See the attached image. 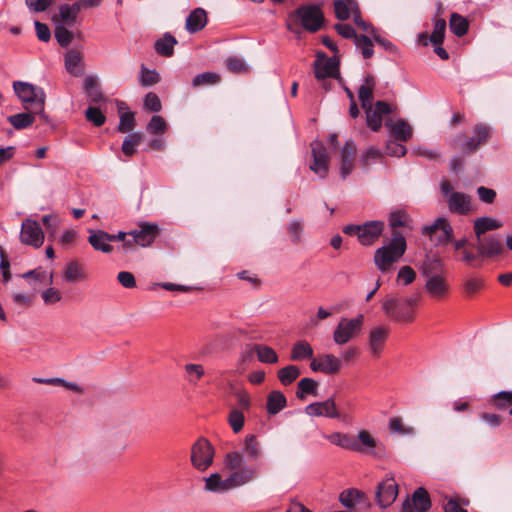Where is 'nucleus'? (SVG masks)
<instances>
[{"label":"nucleus","mask_w":512,"mask_h":512,"mask_svg":"<svg viewBox=\"0 0 512 512\" xmlns=\"http://www.w3.org/2000/svg\"><path fill=\"white\" fill-rule=\"evenodd\" d=\"M142 140L140 133H130L127 135L122 144V152L125 156L131 157L136 153V148Z\"/></svg>","instance_id":"45"},{"label":"nucleus","mask_w":512,"mask_h":512,"mask_svg":"<svg viewBox=\"0 0 512 512\" xmlns=\"http://www.w3.org/2000/svg\"><path fill=\"white\" fill-rule=\"evenodd\" d=\"M339 61L336 57H323L315 61V76L317 79H326L337 76Z\"/></svg>","instance_id":"19"},{"label":"nucleus","mask_w":512,"mask_h":512,"mask_svg":"<svg viewBox=\"0 0 512 512\" xmlns=\"http://www.w3.org/2000/svg\"><path fill=\"white\" fill-rule=\"evenodd\" d=\"M8 122L17 130L25 129L34 122V112L18 113L8 117Z\"/></svg>","instance_id":"43"},{"label":"nucleus","mask_w":512,"mask_h":512,"mask_svg":"<svg viewBox=\"0 0 512 512\" xmlns=\"http://www.w3.org/2000/svg\"><path fill=\"white\" fill-rule=\"evenodd\" d=\"M287 405L285 395L278 390L271 391L267 396L266 409L270 415H276Z\"/></svg>","instance_id":"32"},{"label":"nucleus","mask_w":512,"mask_h":512,"mask_svg":"<svg viewBox=\"0 0 512 512\" xmlns=\"http://www.w3.org/2000/svg\"><path fill=\"white\" fill-rule=\"evenodd\" d=\"M305 412L312 417H328V418H339L340 413L336 408V404L333 398H329L323 402H315L306 406Z\"/></svg>","instance_id":"16"},{"label":"nucleus","mask_w":512,"mask_h":512,"mask_svg":"<svg viewBox=\"0 0 512 512\" xmlns=\"http://www.w3.org/2000/svg\"><path fill=\"white\" fill-rule=\"evenodd\" d=\"M224 468L230 472L224 477L219 472L204 477V491L214 494H225L236 488L245 486L258 476V469L251 464H245L241 455L226 453L223 459Z\"/></svg>","instance_id":"1"},{"label":"nucleus","mask_w":512,"mask_h":512,"mask_svg":"<svg viewBox=\"0 0 512 512\" xmlns=\"http://www.w3.org/2000/svg\"><path fill=\"white\" fill-rule=\"evenodd\" d=\"M313 162L310 164V169L317 174L320 178H325L329 169V155L326 147L319 141L311 143Z\"/></svg>","instance_id":"14"},{"label":"nucleus","mask_w":512,"mask_h":512,"mask_svg":"<svg viewBox=\"0 0 512 512\" xmlns=\"http://www.w3.org/2000/svg\"><path fill=\"white\" fill-rule=\"evenodd\" d=\"M56 0H25V4L30 12H45Z\"/></svg>","instance_id":"59"},{"label":"nucleus","mask_w":512,"mask_h":512,"mask_svg":"<svg viewBox=\"0 0 512 512\" xmlns=\"http://www.w3.org/2000/svg\"><path fill=\"white\" fill-rule=\"evenodd\" d=\"M416 278V272L410 266H403L400 268L397 274V281L402 285H409L414 282Z\"/></svg>","instance_id":"60"},{"label":"nucleus","mask_w":512,"mask_h":512,"mask_svg":"<svg viewBox=\"0 0 512 512\" xmlns=\"http://www.w3.org/2000/svg\"><path fill=\"white\" fill-rule=\"evenodd\" d=\"M19 238L23 245L40 248L44 243L45 235L37 221L26 218L21 224Z\"/></svg>","instance_id":"11"},{"label":"nucleus","mask_w":512,"mask_h":512,"mask_svg":"<svg viewBox=\"0 0 512 512\" xmlns=\"http://www.w3.org/2000/svg\"><path fill=\"white\" fill-rule=\"evenodd\" d=\"M339 501L344 507L351 509L355 507L356 504L362 502L367 503V497L365 493H363L362 491L355 488H351L346 489L340 493Z\"/></svg>","instance_id":"31"},{"label":"nucleus","mask_w":512,"mask_h":512,"mask_svg":"<svg viewBox=\"0 0 512 512\" xmlns=\"http://www.w3.org/2000/svg\"><path fill=\"white\" fill-rule=\"evenodd\" d=\"M227 69L234 74H244L249 71L245 61L237 56H231L225 61Z\"/></svg>","instance_id":"49"},{"label":"nucleus","mask_w":512,"mask_h":512,"mask_svg":"<svg viewBox=\"0 0 512 512\" xmlns=\"http://www.w3.org/2000/svg\"><path fill=\"white\" fill-rule=\"evenodd\" d=\"M491 402L497 409L504 410L512 405V391H501L495 394Z\"/></svg>","instance_id":"50"},{"label":"nucleus","mask_w":512,"mask_h":512,"mask_svg":"<svg viewBox=\"0 0 512 512\" xmlns=\"http://www.w3.org/2000/svg\"><path fill=\"white\" fill-rule=\"evenodd\" d=\"M342 366L341 359L337 358L333 354H325L316 359H313L310 363V368L314 372H323L325 374H335Z\"/></svg>","instance_id":"17"},{"label":"nucleus","mask_w":512,"mask_h":512,"mask_svg":"<svg viewBox=\"0 0 512 512\" xmlns=\"http://www.w3.org/2000/svg\"><path fill=\"white\" fill-rule=\"evenodd\" d=\"M366 114V121L367 125L370 129L373 131H378L382 126V115L377 113V111L374 109V107L371 105L366 106V108H363Z\"/></svg>","instance_id":"48"},{"label":"nucleus","mask_w":512,"mask_h":512,"mask_svg":"<svg viewBox=\"0 0 512 512\" xmlns=\"http://www.w3.org/2000/svg\"><path fill=\"white\" fill-rule=\"evenodd\" d=\"M433 22L434 29L429 37V41L434 45H442L445 37L446 21L443 18H434ZM419 38L423 41L424 45H427L428 36L426 33L420 34Z\"/></svg>","instance_id":"30"},{"label":"nucleus","mask_w":512,"mask_h":512,"mask_svg":"<svg viewBox=\"0 0 512 512\" xmlns=\"http://www.w3.org/2000/svg\"><path fill=\"white\" fill-rule=\"evenodd\" d=\"M449 26L451 32L458 36L462 37L464 36L469 28V23L467 19L463 16H461L458 13H452L450 16Z\"/></svg>","instance_id":"39"},{"label":"nucleus","mask_w":512,"mask_h":512,"mask_svg":"<svg viewBox=\"0 0 512 512\" xmlns=\"http://www.w3.org/2000/svg\"><path fill=\"white\" fill-rule=\"evenodd\" d=\"M287 231L291 236L294 243H299L301 240V233L303 232V224L300 220L294 219L287 225Z\"/></svg>","instance_id":"64"},{"label":"nucleus","mask_w":512,"mask_h":512,"mask_svg":"<svg viewBox=\"0 0 512 512\" xmlns=\"http://www.w3.org/2000/svg\"><path fill=\"white\" fill-rule=\"evenodd\" d=\"M84 89L93 102L102 100V94L97 88L96 80L94 77L87 76L84 79Z\"/></svg>","instance_id":"53"},{"label":"nucleus","mask_w":512,"mask_h":512,"mask_svg":"<svg viewBox=\"0 0 512 512\" xmlns=\"http://www.w3.org/2000/svg\"><path fill=\"white\" fill-rule=\"evenodd\" d=\"M357 2L355 0H335V15L339 20H346L352 13L357 11Z\"/></svg>","instance_id":"33"},{"label":"nucleus","mask_w":512,"mask_h":512,"mask_svg":"<svg viewBox=\"0 0 512 512\" xmlns=\"http://www.w3.org/2000/svg\"><path fill=\"white\" fill-rule=\"evenodd\" d=\"M84 54L81 50L70 49L64 54V64L68 73L81 76L83 72L82 61Z\"/></svg>","instance_id":"23"},{"label":"nucleus","mask_w":512,"mask_h":512,"mask_svg":"<svg viewBox=\"0 0 512 512\" xmlns=\"http://www.w3.org/2000/svg\"><path fill=\"white\" fill-rule=\"evenodd\" d=\"M89 244L96 250L102 253H111L113 247L110 245L109 233L103 230L89 229Z\"/></svg>","instance_id":"25"},{"label":"nucleus","mask_w":512,"mask_h":512,"mask_svg":"<svg viewBox=\"0 0 512 512\" xmlns=\"http://www.w3.org/2000/svg\"><path fill=\"white\" fill-rule=\"evenodd\" d=\"M244 421L245 418L242 411L238 409H233L230 411L228 416V422L234 433H238L243 429Z\"/></svg>","instance_id":"56"},{"label":"nucleus","mask_w":512,"mask_h":512,"mask_svg":"<svg viewBox=\"0 0 512 512\" xmlns=\"http://www.w3.org/2000/svg\"><path fill=\"white\" fill-rule=\"evenodd\" d=\"M207 24V14L202 8L194 9L186 18L185 27L189 33L201 31Z\"/></svg>","instance_id":"26"},{"label":"nucleus","mask_w":512,"mask_h":512,"mask_svg":"<svg viewBox=\"0 0 512 512\" xmlns=\"http://www.w3.org/2000/svg\"><path fill=\"white\" fill-rule=\"evenodd\" d=\"M229 453L241 455L244 463L248 464V461L257 462L263 457V448L256 435L248 434L243 439L241 450H233Z\"/></svg>","instance_id":"13"},{"label":"nucleus","mask_w":512,"mask_h":512,"mask_svg":"<svg viewBox=\"0 0 512 512\" xmlns=\"http://www.w3.org/2000/svg\"><path fill=\"white\" fill-rule=\"evenodd\" d=\"M355 153V143L352 140L346 141L340 152V174L343 179H346L354 168Z\"/></svg>","instance_id":"21"},{"label":"nucleus","mask_w":512,"mask_h":512,"mask_svg":"<svg viewBox=\"0 0 512 512\" xmlns=\"http://www.w3.org/2000/svg\"><path fill=\"white\" fill-rule=\"evenodd\" d=\"M158 233L159 227L157 224L142 222L139 225V229L128 233L133 237V239L127 240L123 246L131 248L134 244H137L142 247H147L156 239Z\"/></svg>","instance_id":"12"},{"label":"nucleus","mask_w":512,"mask_h":512,"mask_svg":"<svg viewBox=\"0 0 512 512\" xmlns=\"http://www.w3.org/2000/svg\"><path fill=\"white\" fill-rule=\"evenodd\" d=\"M258 360L264 364H276L279 360L277 353L271 347L264 344H256L253 346Z\"/></svg>","instance_id":"35"},{"label":"nucleus","mask_w":512,"mask_h":512,"mask_svg":"<svg viewBox=\"0 0 512 512\" xmlns=\"http://www.w3.org/2000/svg\"><path fill=\"white\" fill-rule=\"evenodd\" d=\"M391 131L394 137L398 141L402 142L409 140L412 136L411 126L402 119L397 120L394 124L391 125Z\"/></svg>","instance_id":"42"},{"label":"nucleus","mask_w":512,"mask_h":512,"mask_svg":"<svg viewBox=\"0 0 512 512\" xmlns=\"http://www.w3.org/2000/svg\"><path fill=\"white\" fill-rule=\"evenodd\" d=\"M418 303V297L397 298L387 296L382 302L384 313L392 320L397 322H412L414 312Z\"/></svg>","instance_id":"4"},{"label":"nucleus","mask_w":512,"mask_h":512,"mask_svg":"<svg viewBox=\"0 0 512 512\" xmlns=\"http://www.w3.org/2000/svg\"><path fill=\"white\" fill-rule=\"evenodd\" d=\"M389 337V328L383 325L373 327L368 335V350L370 354L379 358L385 348L386 341Z\"/></svg>","instance_id":"15"},{"label":"nucleus","mask_w":512,"mask_h":512,"mask_svg":"<svg viewBox=\"0 0 512 512\" xmlns=\"http://www.w3.org/2000/svg\"><path fill=\"white\" fill-rule=\"evenodd\" d=\"M398 484L392 474H387L377 485L375 501L380 508L385 509L392 505L398 496Z\"/></svg>","instance_id":"9"},{"label":"nucleus","mask_w":512,"mask_h":512,"mask_svg":"<svg viewBox=\"0 0 512 512\" xmlns=\"http://www.w3.org/2000/svg\"><path fill=\"white\" fill-rule=\"evenodd\" d=\"M409 220V215L403 210L393 211L389 216V224L392 228L408 226Z\"/></svg>","instance_id":"54"},{"label":"nucleus","mask_w":512,"mask_h":512,"mask_svg":"<svg viewBox=\"0 0 512 512\" xmlns=\"http://www.w3.org/2000/svg\"><path fill=\"white\" fill-rule=\"evenodd\" d=\"M215 450L205 438H199L191 447V463L198 471H206L214 460Z\"/></svg>","instance_id":"6"},{"label":"nucleus","mask_w":512,"mask_h":512,"mask_svg":"<svg viewBox=\"0 0 512 512\" xmlns=\"http://www.w3.org/2000/svg\"><path fill=\"white\" fill-rule=\"evenodd\" d=\"M425 277L427 278L425 288L430 296L435 298H441L447 294L448 285L442 274H434Z\"/></svg>","instance_id":"24"},{"label":"nucleus","mask_w":512,"mask_h":512,"mask_svg":"<svg viewBox=\"0 0 512 512\" xmlns=\"http://www.w3.org/2000/svg\"><path fill=\"white\" fill-rule=\"evenodd\" d=\"M388 427L392 433H398L400 435H411L414 433L413 427L404 426L401 418L393 417L389 420Z\"/></svg>","instance_id":"57"},{"label":"nucleus","mask_w":512,"mask_h":512,"mask_svg":"<svg viewBox=\"0 0 512 512\" xmlns=\"http://www.w3.org/2000/svg\"><path fill=\"white\" fill-rule=\"evenodd\" d=\"M476 249L481 256L493 257L501 254L504 247L499 236L490 235L477 240Z\"/></svg>","instance_id":"18"},{"label":"nucleus","mask_w":512,"mask_h":512,"mask_svg":"<svg viewBox=\"0 0 512 512\" xmlns=\"http://www.w3.org/2000/svg\"><path fill=\"white\" fill-rule=\"evenodd\" d=\"M323 23L324 15L319 6L301 5L289 15L287 28L297 32L295 26L299 24L306 31L315 33L321 29Z\"/></svg>","instance_id":"3"},{"label":"nucleus","mask_w":512,"mask_h":512,"mask_svg":"<svg viewBox=\"0 0 512 512\" xmlns=\"http://www.w3.org/2000/svg\"><path fill=\"white\" fill-rule=\"evenodd\" d=\"M502 227V222L492 217H479L474 220L473 229L476 235V240L488 231L497 230Z\"/></svg>","instance_id":"27"},{"label":"nucleus","mask_w":512,"mask_h":512,"mask_svg":"<svg viewBox=\"0 0 512 512\" xmlns=\"http://www.w3.org/2000/svg\"><path fill=\"white\" fill-rule=\"evenodd\" d=\"M444 499V512H468L465 509V507L470 504V501L467 498H462L459 495H454L451 497L446 496Z\"/></svg>","instance_id":"37"},{"label":"nucleus","mask_w":512,"mask_h":512,"mask_svg":"<svg viewBox=\"0 0 512 512\" xmlns=\"http://www.w3.org/2000/svg\"><path fill=\"white\" fill-rule=\"evenodd\" d=\"M80 11V4L76 2L73 4H62L59 6V13L55 14L52 20L55 24L74 25Z\"/></svg>","instance_id":"22"},{"label":"nucleus","mask_w":512,"mask_h":512,"mask_svg":"<svg viewBox=\"0 0 512 512\" xmlns=\"http://www.w3.org/2000/svg\"><path fill=\"white\" fill-rule=\"evenodd\" d=\"M422 234L429 236L436 245H445L452 239L453 228L446 218H437L432 225L424 226Z\"/></svg>","instance_id":"10"},{"label":"nucleus","mask_w":512,"mask_h":512,"mask_svg":"<svg viewBox=\"0 0 512 512\" xmlns=\"http://www.w3.org/2000/svg\"><path fill=\"white\" fill-rule=\"evenodd\" d=\"M13 89L26 110L33 112L34 109L41 110L42 106H45L46 95L41 87L28 82L15 81Z\"/></svg>","instance_id":"5"},{"label":"nucleus","mask_w":512,"mask_h":512,"mask_svg":"<svg viewBox=\"0 0 512 512\" xmlns=\"http://www.w3.org/2000/svg\"><path fill=\"white\" fill-rule=\"evenodd\" d=\"M185 371L189 376L190 383H196L205 373L202 365L192 363L185 365Z\"/></svg>","instance_id":"63"},{"label":"nucleus","mask_w":512,"mask_h":512,"mask_svg":"<svg viewBox=\"0 0 512 512\" xmlns=\"http://www.w3.org/2000/svg\"><path fill=\"white\" fill-rule=\"evenodd\" d=\"M440 188L442 194L447 198L448 208L452 213L466 215L471 211L469 195L453 191L452 184L447 180H442Z\"/></svg>","instance_id":"8"},{"label":"nucleus","mask_w":512,"mask_h":512,"mask_svg":"<svg viewBox=\"0 0 512 512\" xmlns=\"http://www.w3.org/2000/svg\"><path fill=\"white\" fill-rule=\"evenodd\" d=\"M355 46L361 51L365 59L371 58L374 54L372 40L365 35H358L354 40Z\"/></svg>","instance_id":"47"},{"label":"nucleus","mask_w":512,"mask_h":512,"mask_svg":"<svg viewBox=\"0 0 512 512\" xmlns=\"http://www.w3.org/2000/svg\"><path fill=\"white\" fill-rule=\"evenodd\" d=\"M410 501L420 511L426 512L431 508L430 496L427 490L423 487H419L413 492Z\"/></svg>","instance_id":"38"},{"label":"nucleus","mask_w":512,"mask_h":512,"mask_svg":"<svg viewBox=\"0 0 512 512\" xmlns=\"http://www.w3.org/2000/svg\"><path fill=\"white\" fill-rule=\"evenodd\" d=\"M364 317L358 315L355 318H342L333 331V340L337 345H345L356 338L363 326Z\"/></svg>","instance_id":"7"},{"label":"nucleus","mask_w":512,"mask_h":512,"mask_svg":"<svg viewBox=\"0 0 512 512\" xmlns=\"http://www.w3.org/2000/svg\"><path fill=\"white\" fill-rule=\"evenodd\" d=\"M318 383L312 378H302L298 382L296 396L298 399H305L307 395H317Z\"/></svg>","instance_id":"40"},{"label":"nucleus","mask_w":512,"mask_h":512,"mask_svg":"<svg viewBox=\"0 0 512 512\" xmlns=\"http://www.w3.org/2000/svg\"><path fill=\"white\" fill-rule=\"evenodd\" d=\"M299 375L300 369L296 365L285 366L277 373L279 381L285 386L292 384Z\"/></svg>","instance_id":"44"},{"label":"nucleus","mask_w":512,"mask_h":512,"mask_svg":"<svg viewBox=\"0 0 512 512\" xmlns=\"http://www.w3.org/2000/svg\"><path fill=\"white\" fill-rule=\"evenodd\" d=\"M167 124L164 118L160 115H154L147 125V131L153 135H160L165 133Z\"/></svg>","instance_id":"52"},{"label":"nucleus","mask_w":512,"mask_h":512,"mask_svg":"<svg viewBox=\"0 0 512 512\" xmlns=\"http://www.w3.org/2000/svg\"><path fill=\"white\" fill-rule=\"evenodd\" d=\"M177 44V40L171 34L166 33L163 38L158 39L155 42V50L158 54L170 57L174 53V46Z\"/></svg>","instance_id":"36"},{"label":"nucleus","mask_w":512,"mask_h":512,"mask_svg":"<svg viewBox=\"0 0 512 512\" xmlns=\"http://www.w3.org/2000/svg\"><path fill=\"white\" fill-rule=\"evenodd\" d=\"M375 86V78L371 74H367L363 79V83L358 89V97L361 101L362 108H366V106L371 105Z\"/></svg>","instance_id":"29"},{"label":"nucleus","mask_w":512,"mask_h":512,"mask_svg":"<svg viewBox=\"0 0 512 512\" xmlns=\"http://www.w3.org/2000/svg\"><path fill=\"white\" fill-rule=\"evenodd\" d=\"M443 265L441 261L437 258H428L422 268V273L424 276H431L434 274H442Z\"/></svg>","instance_id":"55"},{"label":"nucleus","mask_w":512,"mask_h":512,"mask_svg":"<svg viewBox=\"0 0 512 512\" xmlns=\"http://www.w3.org/2000/svg\"><path fill=\"white\" fill-rule=\"evenodd\" d=\"M405 237L398 231L392 232L391 241L376 249L374 264L383 274L392 271L393 265L398 262L406 251Z\"/></svg>","instance_id":"2"},{"label":"nucleus","mask_w":512,"mask_h":512,"mask_svg":"<svg viewBox=\"0 0 512 512\" xmlns=\"http://www.w3.org/2000/svg\"><path fill=\"white\" fill-rule=\"evenodd\" d=\"M484 286V281L478 277H469L464 281V292L467 295H473Z\"/></svg>","instance_id":"61"},{"label":"nucleus","mask_w":512,"mask_h":512,"mask_svg":"<svg viewBox=\"0 0 512 512\" xmlns=\"http://www.w3.org/2000/svg\"><path fill=\"white\" fill-rule=\"evenodd\" d=\"M384 222L368 221L361 225L359 242L363 246L372 245L382 234Z\"/></svg>","instance_id":"20"},{"label":"nucleus","mask_w":512,"mask_h":512,"mask_svg":"<svg viewBox=\"0 0 512 512\" xmlns=\"http://www.w3.org/2000/svg\"><path fill=\"white\" fill-rule=\"evenodd\" d=\"M327 439L332 444H334L338 447L357 451V452H362V448H361L360 444L358 443V441L354 437H352L348 434L341 433V432H334V433L328 435Z\"/></svg>","instance_id":"28"},{"label":"nucleus","mask_w":512,"mask_h":512,"mask_svg":"<svg viewBox=\"0 0 512 512\" xmlns=\"http://www.w3.org/2000/svg\"><path fill=\"white\" fill-rule=\"evenodd\" d=\"M86 119L93 123L96 127H100L105 123L106 117L99 108L88 107L85 112Z\"/></svg>","instance_id":"58"},{"label":"nucleus","mask_w":512,"mask_h":512,"mask_svg":"<svg viewBox=\"0 0 512 512\" xmlns=\"http://www.w3.org/2000/svg\"><path fill=\"white\" fill-rule=\"evenodd\" d=\"M54 34L57 43L61 47H67L73 39L72 32H70L64 25L61 24H56Z\"/></svg>","instance_id":"51"},{"label":"nucleus","mask_w":512,"mask_h":512,"mask_svg":"<svg viewBox=\"0 0 512 512\" xmlns=\"http://www.w3.org/2000/svg\"><path fill=\"white\" fill-rule=\"evenodd\" d=\"M221 76L215 72H204L197 74L192 80L193 87H199L202 85H213L220 82Z\"/></svg>","instance_id":"46"},{"label":"nucleus","mask_w":512,"mask_h":512,"mask_svg":"<svg viewBox=\"0 0 512 512\" xmlns=\"http://www.w3.org/2000/svg\"><path fill=\"white\" fill-rule=\"evenodd\" d=\"M63 277L67 282L75 283L85 279V274L79 262L72 261L66 265Z\"/></svg>","instance_id":"41"},{"label":"nucleus","mask_w":512,"mask_h":512,"mask_svg":"<svg viewBox=\"0 0 512 512\" xmlns=\"http://www.w3.org/2000/svg\"><path fill=\"white\" fill-rule=\"evenodd\" d=\"M381 158V151L372 146L366 149L360 158V162L363 166L367 167L371 162H375Z\"/></svg>","instance_id":"62"},{"label":"nucleus","mask_w":512,"mask_h":512,"mask_svg":"<svg viewBox=\"0 0 512 512\" xmlns=\"http://www.w3.org/2000/svg\"><path fill=\"white\" fill-rule=\"evenodd\" d=\"M313 358V348L305 340L296 342L291 350L290 359L293 361H302Z\"/></svg>","instance_id":"34"}]
</instances>
